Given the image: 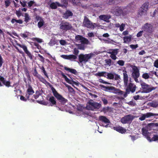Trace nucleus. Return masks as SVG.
Wrapping results in <instances>:
<instances>
[{
	"instance_id": "1",
	"label": "nucleus",
	"mask_w": 158,
	"mask_h": 158,
	"mask_svg": "<svg viewBox=\"0 0 158 158\" xmlns=\"http://www.w3.org/2000/svg\"><path fill=\"white\" fill-rule=\"evenodd\" d=\"M128 6L123 7L121 6H113L110 10V12L116 16H125L129 13Z\"/></svg>"
},
{
	"instance_id": "2",
	"label": "nucleus",
	"mask_w": 158,
	"mask_h": 158,
	"mask_svg": "<svg viewBox=\"0 0 158 158\" xmlns=\"http://www.w3.org/2000/svg\"><path fill=\"white\" fill-rule=\"evenodd\" d=\"M130 66L132 69L131 77L136 82H138V78L140 76L139 69L135 65L130 64Z\"/></svg>"
},
{
	"instance_id": "3",
	"label": "nucleus",
	"mask_w": 158,
	"mask_h": 158,
	"mask_svg": "<svg viewBox=\"0 0 158 158\" xmlns=\"http://www.w3.org/2000/svg\"><path fill=\"white\" fill-rule=\"evenodd\" d=\"M101 87L105 89V90L107 92L113 93L116 94L122 95L123 94V92L116 88L113 86H106L104 85H101Z\"/></svg>"
},
{
	"instance_id": "4",
	"label": "nucleus",
	"mask_w": 158,
	"mask_h": 158,
	"mask_svg": "<svg viewBox=\"0 0 158 158\" xmlns=\"http://www.w3.org/2000/svg\"><path fill=\"white\" fill-rule=\"evenodd\" d=\"M154 27L152 23H147L142 27V29L148 34H152L154 31Z\"/></svg>"
},
{
	"instance_id": "5",
	"label": "nucleus",
	"mask_w": 158,
	"mask_h": 158,
	"mask_svg": "<svg viewBox=\"0 0 158 158\" xmlns=\"http://www.w3.org/2000/svg\"><path fill=\"white\" fill-rule=\"evenodd\" d=\"M83 25L85 27L93 29L97 26L96 23H92L86 16H84Z\"/></svg>"
},
{
	"instance_id": "6",
	"label": "nucleus",
	"mask_w": 158,
	"mask_h": 158,
	"mask_svg": "<svg viewBox=\"0 0 158 158\" xmlns=\"http://www.w3.org/2000/svg\"><path fill=\"white\" fill-rule=\"evenodd\" d=\"M94 55L93 53H90L84 55L82 54H80L78 56V60L79 62L81 63L84 62L85 63L88 61Z\"/></svg>"
},
{
	"instance_id": "7",
	"label": "nucleus",
	"mask_w": 158,
	"mask_h": 158,
	"mask_svg": "<svg viewBox=\"0 0 158 158\" xmlns=\"http://www.w3.org/2000/svg\"><path fill=\"white\" fill-rule=\"evenodd\" d=\"M53 94L54 96L62 105H64L68 102V100L64 98L56 91Z\"/></svg>"
},
{
	"instance_id": "8",
	"label": "nucleus",
	"mask_w": 158,
	"mask_h": 158,
	"mask_svg": "<svg viewBox=\"0 0 158 158\" xmlns=\"http://www.w3.org/2000/svg\"><path fill=\"white\" fill-rule=\"evenodd\" d=\"M141 85L143 90L142 92L143 93H149L154 89L153 87H152L151 85L144 82L141 83Z\"/></svg>"
},
{
	"instance_id": "9",
	"label": "nucleus",
	"mask_w": 158,
	"mask_h": 158,
	"mask_svg": "<svg viewBox=\"0 0 158 158\" xmlns=\"http://www.w3.org/2000/svg\"><path fill=\"white\" fill-rule=\"evenodd\" d=\"M89 105L87 106V108L90 110H94L95 109H99L101 106V104L96 102H89Z\"/></svg>"
},
{
	"instance_id": "10",
	"label": "nucleus",
	"mask_w": 158,
	"mask_h": 158,
	"mask_svg": "<svg viewBox=\"0 0 158 158\" xmlns=\"http://www.w3.org/2000/svg\"><path fill=\"white\" fill-rule=\"evenodd\" d=\"M134 118L133 115L131 114H128L123 117L121 120V121L123 124L131 123Z\"/></svg>"
},
{
	"instance_id": "11",
	"label": "nucleus",
	"mask_w": 158,
	"mask_h": 158,
	"mask_svg": "<svg viewBox=\"0 0 158 158\" xmlns=\"http://www.w3.org/2000/svg\"><path fill=\"white\" fill-rule=\"evenodd\" d=\"M118 52V49L117 48L114 49H110L109 52H108L109 54H110V57L111 58L114 60H115L117 58V57L116 56Z\"/></svg>"
},
{
	"instance_id": "12",
	"label": "nucleus",
	"mask_w": 158,
	"mask_h": 158,
	"mask_svg": "<svg viewBox=\"0 0 158 158\" xmlns=\"http://www.w3.org/2000/svg\"><path fill=\"white\" fill-rule=\"evenodd\" d=\"M158 116V114L153 113L151 112H148L146 114H142L141 116L139 118V120L143 121L146 118H149L152 116Z\"/></svg>"
},
{
	"instance_id": "13",
	"label": "nucleus",
	"mask_w": 158,
	"mask_h": 158,
	"mask_svg": "<svg viewBox=\"0 0 158 158\" xmlns=\"http://www.w3.org/2000/svg\"><path fill=\"white\" fill-rule=\"evenodd\" d=\"M17 45L20 48H22L31 60L33 59V56L31 54L27 49V46L25 45L21 44H17Z\"/></svg>"
},
{
	"instance_id": "14",
	"label": "nucleus",
	"mask_w": 158,
	"mask_h": 158,
	"mask_svg": "<svg viewBox=\"0 0 158 158\" xmlns=\"http://www.w3.org/2000/svg\"><path fill=\"white\" fill-rule=\"evenodd\" d=\"M126 87V90L130 93H134L135 91L136 86L135 85L132 83H130L127 85H124Z\"/></svg>"
},
{
	"instance_id": "15",
	"label": "nucleus",
	"mask_w": 158,
	"mask_h": 158,
	"mask_svg": "<svg viewBox=\"0 0 158 158\" xmlns=\"http://www.w3.org/2000/svg\"><path fill=\"white\" fill-rule=\"evenodd\" d=\"M34 92V91L32 87L29 84L28 85V88L26 91L25 97L27 99L29 100L30 96V95H32Z\"/></svg>"
},
{
	"instance_id": "16",
	"label": "nucleus",
	"mask_w": 158,
	"mask_h": 158,
	"mask_svg": "<svg viewBox=\"0 0 158 158\" xmlns=\"http://www.w3.org/2000/svg\"><path fill=\"white\" fill-rule=\"evenodd\" d=\"M60 28L65 31L70 30L72 27L70 24L69 23L66 22L60 24Z\"/></svg>"
},
{
	"instance_id": "17",
	"label": "nucleus",
	"mask_w": 158,
	"mask_h": 158,
	"mask_svg": "<svg viewBox=\"0 0 158 158\" xmlns=\"http://www.w3.org/2000/svg\"><path fill=\"white\" fill-rule=\"evenodd\" d=\"M55 98V97L51 96L49 97V99H48V98H47V99L48 100L50 103L49 106H52L56 105V102Z\"/></svg>"
},
{
	"instance_id": "18",
	"label": "nucleus",
	"mask_w": 158,
	"mask_h": 158,
	"mask_svg": "<svg viewBox=\"0 0 158 158\" xmlns=\"http://www.w3.org/2000/svg\"><path fill=\"white\" fill-rule=\"evenodd\" d=\"M73 13L69 10H68L63 15V18L65 19H68L69 17L73 16Z\"/></svg>"
},
{
	"instance_id": "19",
	"label": "nucleus",
	"mask_w": 158,
	"mask_h": 158,
	"mask_svg": "<svg viewBox=\"0 0 158 158\" xmlns=\"http://www.w3.org/2000/svg\"><path fill=\"white\" fill-rule=\"evenodd\" d=\"M111 18L110 15H101L99 16V19L106 22H109V19Z\"/></svg>"
},
{
	"instance_id": "20",
	"label": "nucleus",
	"mask_w": 158,
	"mask_h": 158,
	"mask_svg": "<svg viewBox=\"0 0 158 158\" xmlns=\"http://www.w3.org/2000/svg\"><path fill=\"white\" fill-rule=\"evenodd\" d=\"M123 80L124 85H127L128 82V77L126 71H123Z\"/></svg>"
},
{
	"instance_id": "21",
	"label": "nucleus",
	"mask_w": 158,
	"mask_h": 158,
	"mask_svg": "<svg viewBox=\"0 0 158 158\" xmlns=\"http://www.w3.org/2000/svg\"><path fill=\"white\" fill-rule=\"evenodd\" d=\"M113 128L115 130L122 134L125 133L126 131L125 129L120 126L114 127Z\"/></svg>"
},
{
	"instance_id": "22",
	"label": "nucleus",
	"mask_w": 158,
	"mask_h": 158,
	"mask_svg": "<svg viewBox=\"0 0 158 158\" xmlns=\"http://www.w3.org/2000/svg\"><path fill=\"white\" fill-rule=\"evenodd\" d=\"M99 120L105 123H110V120L105 116H100L98 117Z\"/></svg>"
},
{
	"instance_id": "23",
	"label": "nucleus",
	"mask_w": 158,
	"mask_h": 158,
	"mask_svg": "<svg viewBox=\"0 0 158 158\" xmlns=\"http://www.w3.org/2000/svg\"><path fill=\"white\" fill-rule=\"evenodd\" d=\"M68 0H61L62 4H60V3H56L58 5V6L66 7L68 5Z\"/></svg>"
},
{
	"instance_id": "24",
	"label": "nucleus",
	"mask_w": 158,
	"mask_h": 158,
	"mask_svg": "<svg viewBox=\"0 0 158 158\" xmlns=\"http://www.w3.org/2000/svg\"><path fill=\"white\" fill-rule=\"evenodd\" d=\"M64 68L65 70L68 71L76 75L77 74V71L74 69H71L66 67H65Z\"/></svg>"
},
{
	"instance_id": "25",
	"label": "nucleus",
	"mask_w": 158,
	"mask_h": 158,
	"mask_svg": "<svg viewBox=\"0 0 158 158\" xmlns=\"http://www.w3.org/2000/svg\"><path fill=\"white\" fill-rule=\"evenodd\" d=\"M147 12V11L140 7L138 10V15H139L140 16H141L143 15L146 14Z\"/></svg>"
},
{
	"instance_id": "26",
	"label": "nucleus",
	"mask_w": 158,
	"mask_h": 158,
	"mask_svg": "<svg viewBox=\"0 0 158 158\" xmlns=\"http://www.w3.org/2000/svg\"><path fill=\"white\" fill-rule=\"evenodd\" d=\"M132 36L131 35L128 36H126L123 37V43H127L130 42L132 39Z\"/></svg>"
},
{
	"instance_id": "27",
	"label": "nucleus",
	"mask_w": 158,
	"mask_h": 158,
	"mask_svg": "<svg viewBox=\"0 0 158 158\" xmlns=\"http://www.w3.org/2000/svg\"><path fill=\"white\" fill-rule=\"evenodd\" d=\"M61 75L63 77L65 81L68 83L70 84H72V82H73V81H71L69 80L64 74L63 73H61Z\"/></svg>"
},
{
	"instance_id": "28",
	"label": "nucleus",
	"mask_w": 158,
	"mask_h": 158,
	"mask_svg": "<svg viewBox=\"0 0 158 158\" xmlns=\"http://www.w3.org/2000/svg\"><path fill=\"white\" fill-rule=\"evenodd\" d=\"M107 73L106 72H98L96 74V75L99 77H106Z\"/></svg>"
},
{
	"instance_id": "29",
	"label": "nucleus",
	"mask_w": 158,
	"mask_h": 158,
	"mask_svg": "<svg viewBox=\"0 0 158 158\" xmlns=\"http://www.w3.org/2000/svg\"><path fill=\"white\" fill-rule=\"evenodd\" d=\"M149 5V2H147L144 3L141 7L143 8V9L147 11L148 9Z\"/></svg>"
},
{
	"instance_id": "30",
	"label": "nucleus",
	"mask_w": 158,
	"mask_h": 158,
	"mask_svg": "<svg viewBox=\"0 0 158 158\" xmlns=\"http://www.w3.org/2000/svg\"><path fill=\"white\" fill-rule=\"evenodd\" d=\"M56 3H59L58 2H53L50 5V7L52 9H55L57 8L58 5Z\"/></svg>"
},
{
	"instance_id": "31",
	"label": "nucleus",
	"mask_w": 158,
	"mask_h": 158,
	"mask_svg": "<svg viewBox=\"0 0 158 158\" xmlns=\"http://www.w3.org/2000/svg\"><path fill=\"white\" fill-rule=\"evenodd\" d=\"M142 131L143 135L145 136L146 138L147 136H148V135L149 132H148V131L146 128H143L142 129Z\"/></svg>"
},
{
	"instance_id": "32",
	"label": "nucleus",
	"mask_w": 158,
	"mask_h": 158,
	"mask_svg": "<svg viewBox=\"0 0 158 158\" xmlns=\"http://www.w3.org/2000/svg\"><path fill=\"white\" fill-rule=\"evenodd\" d=\"M154 133H155V132H153L148 133V136H147L146 137L148 140L150 142V140H151L152 137L153 136Z\"/></svg>"
},
{
	"instance_id": "33",
	"label": "nucleus",
	"mask_w": 158,
	"mask_h": 158,
	"mask_svg": "<svg viewBox=\"0 0 158 158\" xmlns=\"http://www.w3.org/2000/svg\"><path fill=\"white\" fill-rule=\"evenodd\" d=\"M24 21L26 23H27L30 20V18L28 14L25 13L24 14Z\"/></svg>"
},
{
	"instance_id": "34",
	"label": "nucleus",
	"mask_w": 158,
	"mask_h": 158,
	"mask_svg": "<svg viewBox=\"0 0 158 158\" xmlns=\"http://www.w3.org/2000/svg\"><path fill=\"white\" fill-rule=\"evenodd\" d=\"M81 42L82 44H89V41L87 39L83 37Z\"/></svg>"
},
{
	"instance_id": "35",
	"label": "nucleus",
	"mask_w": 158,
	"mask_h": 158,
	"mask_svg": "<svg viewBox=\"0 0 158 158\" xmlns=\"http://www.w3.org/2000/svg\"><path fill=\"white\" fill-rule=\"evenodd\" d=\"M36 102L39 103L44 105L45 106H48L49 105V103L47 102V101H39V100H36Z\"/></svg>"
},
{
	"instance_id": "36",
	"label": "nucleus",
	"mask_w": 158,
	"mask_h": 158,
	"mask_svg": "<svg viewBox=\"0 0 158 158\" xmlns=\"http://www.w3.org/2000/svg\"><path fill=\"white\" fill-rule=\"evenodd\" d=\"M158 140V135L155 134V133H154L153 136L150 140V142L153 141H156Z\"/></svg>"
},
{
	"instance_id": "37",
	"label": "nucleus",
	"mask_w": 158,
	"mask_h": 158,
	"mask_svg": "<svg viewBox=\"0 0 158 158\" xmlns=\"http://www.w3.org/2000/svg\"><path fill=\"white\" fill-rule=\"evenodd\" d=\"M32 74L34 77H36L37 78L40 75L38 73L36 68L34 69V72L32 73Z\"/></svg>"
},
{
	"instance_id": "38",
	"label": "nucleus",
	"mask_w": 158,
	"mask_h": 158,
	"mask_svg": "<svg viewBox=\"0 0 158 158\" xmlns=\"http://www.w3.org/2000/svg\"><path fill=\"white\" fill-rule=\"evenodd\" d=\"M150 105L151 107H152L156 108L158 107V103L156 102H151Z\"/></svg>"
},
{
	"instance_id": "39",
	"label": "nucleus",
	"mask_w": 158,
	"mask_h": 158,
	"mask_svg": "<svg viewBox=\"0 0 158 158\" xmlns=\"http://www.w3.org/2000/svg\"><path fill=\"white\" fill-rule=\"evenodd\" d=\"M76 46L78 47V48L80 50H84L85 48L84 45L82 44H76Z\"/></svg>"
},
{
	"instance_id": "40",
	"label": "nucleus",
	"mask_w": 158,
	"mask_h": 158,
	"mask_svg": "<svg viewBox=\"0 0 158 158\" xmlns=\"http://www.w3.org/2000/svg\"><path fill=\"white\" fill-rule=\"evenodd\" d=\"M41 94L40 91L37 90L36 91L35 94L33 95L35 99H36Z\"/></svg>"
},
{
	"instance_id": "41",
	"label": "nucleus",
	"mask_w": 158,
	"mask_h": 158,
	"mask_svg": "<svg viewBox=\"0 0 158 158\" xmlns=\"http://www.w3.org/2000/svg\"><path fill=\"white\" fill-rule=\"evenodd\" d=\"M5 7H8L10 4V0H5L4 1Z\"/></svg>"
},
{
	"instance_id": "42",
	"label": "nucleus",
	"mask_w": 158,
	"mask_h": 158,
	"mask_svg": "<svg viewBox=\"0 0 158 158\" xmlns=\"http://www.w3.org/2000/svg\"><path fill=\"white\" fill-rule=\"evenodd\" d=\"M44 20H42L40 21H39L38 23V26L39 28H40L42 27L44 24Z\"/></svg>"
},
{
	"instance_id": "43",
	"label": "nucleus",
	"mask_w": 158,
	"mask_h": 158,
	"mask_svg": "<svg viewBox=\"0 0 158 158\" xmlns=\"http://www.w3.org/2000/svg\"><path fill=\"white\" fill-rule=\"evenodd\" d=\"M106 76L107 77V78L110 79H113L114 78V75L112 73H107Z\"/></svg>"
},
{
	"instance_id": "44",
	"label": "nucleus",
	"mask_w": 158,
	"mask_h": 158,
	"mask_svg": "<svg viewBox=\"0 0 158 158\" xmlns=\"http://www.w3.org/2000/svg\"><path fill=\"white\" fill-rule=\"evenodd\" d=\"M77 58L76 56L73 55H68V60H75Z\"/></svg>"
},
{
	"instance_id": "45",
	"label": "nucleus",
	"mask_w": 158,
	"mask_h": 158,
	"mask_svg": "<svg viewBox=\"0 0 158 158\" xmlns=\"http://www.w3.org/2000/svg\"><path fill=\"white\" fill-rule=\"evenodd\" d=\"M32 40L33 41H36L39 43H41L43 42V40L42 39H40L39 38L35 37L33 38L32 39Z\"/></svg>"
},
{
	"instance_id": "46",
	"label": "nucleus",
	"mask_w": 158,
	"mask_h": 158,
	"mask_svg": "<svg viewBox=\"0 0 158 158\" xmlns=\"http://www.w3.org/2000/svg\"><path fill=\"white\" fill-rule=\"evenodd\" d=\"M29 33L26 32L25 33H22L20 35V36L23 38H27L29 35Z\"/></svg>"
},
{
	"instance_id": "47",
	"label": "nucleus",
	"mask_w": 158,
	"mask_h": 158,
	"mask_svg": "<svg viewBox=\"0 0 158 158\" xmlns=\"http://www.w3.org/2000/svg\"><path fill=\"white\" fill-rule=\"evenodd\" d=\"M47 84L49 85V87L51 88V90H52V93H54L56 90L52 86V85L48 82H47V81H46Z\"/></svg>"
},
{
	"instance_id": "48",
	"label": "nucleus",
	"mask_w": 158,
	"mask_h": 158,
	"mask_svg": "<svg viewBox=\"0 0 158 158\" xmlns=\"http://www.w3.org/2000/svg\"><path fill=\"white\" fill-rule=\"evenodd\" d=\"M64 84L65 85V86L68 88L70 92H72L73 90V89L70 86L68 85L65 83H64Z\"/></svg>"
},
{
	"instance_id": "49",
	"label": "nucleus",
	"mask_w": 158,
	"mask_h": 158,
	"mask_svg": "<svg viewBox=\"0 0 158 158\" xmlns=\"http://www.w3.org/2000/svg\"><path fill=\"white\" fill-rule=\"evenodd\" d=\"M142 77L145 79H148L149 78V76L148 74L147 73H145L142 75Z\"/></svg>"
},
{
	"instance_id": "50",
	"label": "nucleus",
	"mask_w": 158,
	"mask_h": 158,
	"mask_svg": "<svg viewBox=\"0 0 158 158\" xmlns=\"http://www.w3.org/2000/svg\"><path fill=\"white\" fill-rule=\"evenodd\" d=\"M15 13L18 18L20 17L22 15V13L20 11V9H19L18 10H16Z\"/></svg>"
},
{
	"instance_id": "51",
	"label": "nucleus",
	"mask_w": 158,
	"mask_h": 158,
	"mask_svg": "<svg viewBox=\"0 0 158 158\" xmlns=\"http://www.w3.org/2000/svg\"><path fill=\"white\" fill-rule=\"evenodd\" d=\"M83 36L80 35H77L75 36V39L77 41H81Z\"/></svg>"
},
{
	"instance_id": "52",
	"label": "nucleus",
	"mask_w": 158,
	"mask_h": 158,
	"mask_svg": "<svg viewBox=\"0 0 158 158\" xmlns=\"http://www.w3.org/2000/svg\"><path fill=\"white\" fill-rule=\"evenodd\" d=\"M41 69L42 70V72L44 73V75L47 77L48 78V77L47 74V73L45 71V69L44 66H42Z\"/></svg>"
},
{
	"instance_id": "53",
	"label": "nucleus",
	"mask_w": 158,
	"mask_h": 158,
	"mask_svg": "<svg viewBox=\"0 0 158 158\" xmlns=\"http://www.w3.org/2000/svg\"><path fill=\"white\" fill-rule=\"evenodd\" d=\"M125 26V24L124 23H122L120 26L119 30L120 31H122L124 30V28Z\"/></svg>"
},
{
	"instance_id": "54",
	"label": "nucleus",
	"mask_w": 158,
	"mask_h": 158,
	"mask_svg": "<svg viewBox=\"0 0 158 158\" xmlns=\"http://www.w3.org/2000/svg\"><path fill=\"white\" fill-rule=\"evenodd\" d=\"M38 78L39 80L40 81L42 82H44V81H46V80L41 75H40Z\"/></svg>"
},
{
	"instance_id": "55",
	"label": "nucleus",
	"mask_w": 158,
	"mask_h": 158,
	"mask_svg": "<svg viewBox=\"0 0 158 158\" xmlns=\"http://www.w3.org/2000/svg\"><path fill=\"white\" fill-rule=\"evenodd\" d=\"M106 63L107 65L110 66L111 64V60L110 59H106L105 60Z\"/></svg>"
},
{
	"instance_id": "56",
	"label": "nucleus",
	"mask_w": 158,
	"mask_h": 158,
	"mask_svg": "<svg viewBox=\"0 0 158 158\" xmlns=\"http://www.w3.org/2000/svg\"><path fill=\"white\" fill-rule=\"evenodd\" d=\"M101 5L98 3H94L92 4L94 8L101 7L102 8Z\"/></svg>"
},
{
	"instance_id": "57",
	"label": "nucleus",
	"mask_w": 158,
	"mask_h": 158,
	"mask_svg": "<svg viewBox=\"0 0 158 158\" xmlns=\"http://www.w3.org/2000/svg\"><path fill=\"white\" fill-rule=\"evenodd\" d=\"M4 63V60L1 54H0V68H1Z\"/></svg>"
},
{
	"instance_id": "58",
	"label": "nucleus",
	"mask_w": 158,
	"mask_h": 158,
	"mask_svg": "<svg viewBox=\"0 0 158 158\" xmlns=\"http://www.w3.org/2000/svg\"><path fill=\"white\" fill-rule=\"evenodd\" d=\"M20 3L23 7H25L26 6L27 2L25 1L24 0L22 2L20 1Z\"/></svg>"
},
{
	"instance_id": "59",
	"label": "nucleus",
	"mask_w": 158,
	"mask_h": 158,
	"mask_svg": "<svg viewBox=\"0 0 158 158\" xmlns=\"http://www.w3.org/2000/svg\"><path fill=\"white\" fill-rule=\"evenodd\" d=\"M115 0H108V4L111 5L115 3Z\"/></svg>"
},
{
	"instance_id": "60",
	"label": "nucleus",
	"mask_w": 158,
	"mask_h": 158,
	"mask_svg": "<svg viewBox=\"0 0 158 158\" xmlns=\"http://www.w3.org/2000/svg\"><path fill=\"white\" fill-rule=\"evenodd\" d=\"M117 63L120 66H123L124 64V62L123 60H119L118 61Z\"/></svg>"
},
{
	"instance_id": "61",
	"label": "nucleus",
	"mask_w": 158,
	"mask_h": 158,
	"mask_svg": "<svg viewBox=\"0 0 158 158\" xmlns=\"http://www.w3.org/2000/svg\"><path fill=\"white\" fill-rule=\"evenodd\" d=\"M38 56L40 58V60L42 62L44 63V58L40 54H38Z\"/></svg>"
},
{
	"instance_id": "62",
	"label": "nucleus",
	"mask_w": 158,
	"mask_h": 158,
	"mask_svg": "<svg viewBox=\"0 0 158 158\" xmlns=\"http://www.w3.org/2000/svg\"><path fill=\"white\" fill-rule=\"evenodd\" d=\"M144 32L143 30L139 31L137 34L136 36L138 37H141L143 34V32Z\"/></svg>"
},
{
	"instance_id": "63",
	"label": "nucleus",
	"mask_w": 158,
	"mask_h": 158,
	"mask_svg": "<svg viewBox=\"0 0 158 158\" xmlns=\"http://www.w3.org/2000/svg\"><path fill=\"white\" fill-rule=\"evenodd\" d=\"M60 44L62 45H64L66 44V42L65 40H61L60 41Z\"/></svg>"
},
{
	"instance_id": "64",
	"label": "nucleus",
	"mask_w": 158,
	"mask_h": 158,
	"mask_svg": "<svg viewBox=\"0 0 158 158\" xmlns=\"http://www.w3.org/2000/svg\"><path fill=\"white\" fill-rule=\"evenodd\" d=\"M79 53V51L77 48H74L73 53L75 54V55H77Z\"/></svg>"
}]
</instances>
